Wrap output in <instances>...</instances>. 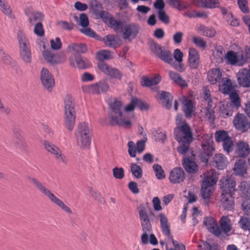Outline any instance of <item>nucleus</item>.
<instances>
[{"mask_svg": "<svg viewBox=\"0 0 250 250\" xmlns=\"http://www.w3.org/2000/svg\"><path fill=\"white\" fill-rule=\"evenodd\" d=\"M92 136V130L88 124L85 122L80 124L76 134L78 145L83 149L88 148L90 146Z\"/></svg>", "mask_w": 250, "mask_h": 250, "instance_id": "39448f33", "label": "nucleus"}, {"mask_svg": "<svg viewBox=\"0 0 250 250\" xmlns=\"http://www.w3.org/2000/svg\"><path fill=\"white\" fill-rule=\"evenodd\" d=\"M182 165L185 170L189 174H194L198 170V165L192 158L189 157L184 158Z\"/></svg>", "mask_w": 250, "mask_h": 250, "instance_id": "4be33fe9", "label": "nucleus"}, {"mask_svg": "<svg viewBox=\"0 0 250 250\" xmlns=\"http://www.w3.org/2000/svg\"><path fill=\"white\" fill-rule=\"evenodd\" d=\"M196 30L201 35L209 38L214 37L216 34V31L213 27H207L202 24L197 26Z\"/></svg>", "mask_w": 250, "mask_h": 250, "instance_id": "c756f323", "label": "nucleus"}, {"mask_svg": "<svg viewBox=\"0 0 250 250\" xmlns=\"http://www.w3.org/2000/svg\"><path fill=\"white\" fill-rule=\"evenodd\" d=\"M233 194L222 193L221 202L224 210H231L234 208V202Z\"/></svg>", "mask_w": 250, "mask_h": 250, "instance_id": "5701e85b", "label": "nucleus"}, {"mask_svg": "<svg viewBox=\"0 0 250 250\" xmlns=\"http://www.w3.org/2000/svg\"><path fill=\"white\" fill-rule=\"evenodd\" d=\"M239 84L244 87H250V73L247 68L240 69L236 74Z\"/></svg>", "mask_w": 250, "mask_h": 250, "instance_id": "6ab92c4d", "label": "nucleus"}, {"mask_svg": "<svg viewBox=\"0 0 250 250\" xmlns=\"http://www.w3.org/2000/svg\"><path fill=\"white\" fill-rule=\"evenodd\" d=\"M202 149H206L208 150H213L212 147V144L213 143L212 137L208 134H204L202 137Z\"/></svg>", "mask_w": 250, "mask_h": 250, "instance_id": "79ce46f5", "label": "nucleus"}, {"mask_svg": "<svg viewBox=\"0 0 250 250\" xmlns=\"http://www.w3.org/2000/svg\"><path fill=\"white\" fill-rule=\"evenodd\" d=\"M158 95L163 106L167 109H170L171 107L173 96L169 92L164 91H160Z\"/></svg>", "mask_w": 250, "mask_h": 250, "instance_id": "393cba45", "label": "nucleus"}, {"mask_svg": "<svg viewBox=\"0 0 250 250\" xmlns=\"http://www.w3.org/2000/svg\"><path fill=\"white\" fill-rule=\"evenodd\" d=\"M14 137L16 139L15 143L18 147H24L25 146V142L22 136L20 131L18 129H15L13 130Z\"/></svg>", "mask_w": 250, "mask_h": 250, "instance_id": "37998d69", "label": "nucleus"}, {"mask_svg": "<svg viewBox=\"0 0 250 250\" xmlns=\"http://www.w3.org/2000/svg\"><path fill=\"white\" fill-rule=\"evenodd\" d=\"M88 88V91L91 93L100 94L107 91L109 86L105 80H102L89 85Z\"/></svg>", "mask_w": 250, "mask_h": 250, "instance_id": "a211bd4d", "label": "nucleus"}, {"mask_svg": "<svg viewBox=\"0 0 250 250\" xmlns=\"http://www.w3.org/2000/svg\"><path fill=\"white\" fill-rule=\"evenodd\" d=\"M233 169L236 175L243 176L247 172V166L245 162L239 160L235 163Z\"/></svg>", "mask_w": 250, "mask_h": 250, "instance_id": "c9c22d12", "label": "nucleus"}, {"mask_svg": "<svg viewBox=\"0 0 250 250\" xmlns=\"http://www.w3.org/2000/svg\"><path fill=\"white\" fill-rule=\"evenodd\" d=\"M250 152V148L248 143L240 141L237 144L235 153L239 157L244 158Z\"/></svg>", "mask_w": 250, "mask_h": 250, "instance_id": "a878e982", "label": "nucleus"}, {"mask_svg": "<svg viewBox=\"0 0 250 250\" xmlns=\"http://www.w3.org/2000/svg\"><path fill=\"white\" fill-rule=\"evenodd\" d=\"M128 152L131 157H135L136 155V146L133 141H129L127 143Z\"/></svg>", "mask_w": 250, "mask_h": 250, "instance_id": "0e129e2a", "label": "nucleus"}, {"mask_svg": "<svg viewBox=\"0 0 250 250\" xmlns=\"http://www.w3.org/2000/svg\"><path fill=\"white\" fill-rule=\"evenodd\" d=\"M96 57L100 62H104V60H109L112 58L111 52L106 50H102L97 52Z\"/></svg>", "mask_w": 250, "mask_h": 250, "instance_id": "c03bdc74", "label": "nucleus"}, {"mask_svg": "<svg viewBox=\"0 0 250 250\" xmlns=\"http://www.w3.org/2000/svg\"><path fill=\"white\" fill-rule=\"evenodd\" d=\"M229 95L231 101L230 105L238 109L241 106V100L238 94L236 92H234Z\"/></svg>", "mask_w": 250, "mask_h": 250, "instance_id": "49530a36", "label": "nucleus"}, {"mask_svg": "<svg viewBox=\"0 0 250 250\" xmlns=\"http://www.w3.org/2000/svg\"><path fill=\"white\" fill-rule=\"evenodd\" d=\"M153 133L156 141L163 143L166 139V135L160 129H158Z\"/></svg>", "mask_w": 250, "mask_h": 250, "instance_id": "bf43d9fd", "label": "nucleus"}, {"mask_svg": "<svg viewBox=\"0 0 250 250\" xmlns=\"http://www.w3.org/2000/svg\"><path fill=\"white\" fill-rule=\"evenodd\" d=\"M152 168L158 179L162 180L165 178V171L160 165L155 164L153 165Z\"/></svg>", "mask_w": 250, "mask_h": 250, "instance_id": "3c124183", "label": "nucleus"}, {"mask_svg": "<svg viewBox=\"0 0 250 250\" xmlns=\"http://www.w3.org/2000/svg\"><path fill=\"white\" fill-rule=\"evenodd\" d=\"M161 81L160 75H157L152 79H149L143 76L141 79V84L142 86L150 88L152 86L158 84Z\"/></svg>", "mask_w": 250, "mask_h": 250, "instance_id": "bb28decb", "label": "nucleus"}, {"mask_svg": "<svg viewBox=\"0 0 250 250\" xmlns=\"http://www.w3.org/2000/svg\"><path fill=\"white\" fill-rule=\"evenodd\" d=\"M150 47L151 51L157 57L160 55L163 50V47L154 42H151Z\"/></svg>", "mask_w": 250, "mask_h": 250, "instance_id": "052dcab7", "label": "nucleus"}, {"mask_svg": "<svg viewBox=\"0 0 250 250\" xmlns=\"http://www.w3.org/2000/svg\"><path fill=\"white\" fill-rule=\"evenodd\" d=\"M168 75L170 79L176 83L178 84L181 87H187L188 84L185 80H184L180 75L177 72L169 71L168 72Z\"/></svg>", "mask_w": 250, "mask_h": 250, "instance_id": "72a5a7b5", "label": "nucleus"}, {"mask_svg": "<svg viewBox=\"0 0 250 250\" xmlns=\"http://www.w3.org/2000/svg\"><path fill=\"white\" fill-rule=\"evenodd\" d=\"M20 55L21 59L25 62L29 63L31 61V53L30 46L19 48Z\"/></svg>", "mask_w": 250, "mask_h": 250, "instance_id": "f704fd0d", "label": "nucleus"}, {"mask_svg": "<svg viewBox=\"0 0 250 250\" xmlns=\"http://www.w3.org/2000/svg\"><path fill=\"white\" fill-rule=\"evenodd\" d=\"M131 171L133 176L136 178H141L143 175L141 167L136 164H132L130 167Z\"/></svg>", "mask_w": 250, "mask_h": 250, "instance_id": "5fc2aeb1", "label": "nucleus"}, {"mask_svg": "<svg viewBox=\"0 0 250 250\" xmlns=\"http://www.w3.org/2000/svg\"><path fill=\"white\" fill-rule=\"evenodd\" d=\"M183 110L187 118H190L194 114V107L190 100L185 99L183 102Z\"/></svg>", "mask_w": 250, "mask_h": 250, "instance_id": "7c9ffc66", "label": "nucleus"}, {"mask_svg": "<svg viewBox=\"0 0 250 250\" xmlns=\"http://www.w3.org/2000/svg\"><path fill=\"white\" fill-rule=\"evenodd\" d=\"M69 47L79 53H84L87 51V47L84 43H72Z\"/></svg>", "mask_w": 250, "mask_h": 250, "instance_id": "8fccbe9b", "label": "nucleus"}, {"mask_svg": "<svg viewBox=\"0 0 250 250\" xmlns=\"http://www.w3.org/2000/svg\"><path fill=\"white\" fill-rule=\"evenodd\" d=\"M219 224L221 233L222 232L228 235V233L232 229L231 223L229 218L228 216H222L219 221Z\"/></svg>", "mask_w": 250, "mask_h": 250, "instance_id": "c85d7f7f", "label": "nucleus"}, {"mask_svg": "<svg viewBox=\"0 0 250 250\" xmlns=\"http://www.w3.org/2000/svg\"><path fill=\"white\" fill-rule=\"evenodd\" d=\"M0 9L10 18H13L12 10L5 0H0Z\"/></svg>", "mask_w": 250, "mask_h": 250, "instance_id": "de8ad7c7", "label": "nucleus"}, {"mask_svg": "<svg viewBox=\"0 0 250 250\" xmlns=\"http://www.w3.org/2000/svg\"><path fill=\"white\" fill-rule=\"evenodd\" d=\"M237 3L241 12L245 14L249 12L247 0H237Z\"/></svg>", "mask_w": 250, "mask_h": 250, "instance_id": "e2e57ef3", "label": "nucleus"}, {"mask_svg": "<svg viewBox=\"0 0 250 250\" xmlns=\"http://www.w3.org/2000/svg\"><path fill=\"white\" fill-rule=\"evenodd\" d=\"M188 62L191 69H196L199 67L200 62V55L195 48L189 49Z\"/></svg>", "mask_w": 250, "mask_h": 250, "instance_id": "dca6fc26", "label": "nucleus"}, {"mask_svg": "<svg viewBox=\"0 0 250 250\" xmlns=\"http://www.w3.org/2000/svg\"><path fill=\"white\" fill-rule=\"evenodd\" d=\"M202 149L203 152L201 153L200 155V160L202 162L206 164L208 163L209 157L212 155L213 150Z\"/></svg>", "mask_w": 250, "mask_h": 250, "instance_id": "13d9d810", "label": "nucleus"}, {"mask_svg": "<svg viewBox=\"0 0 250 250\" xmlns=\"http://www.w3.org/2000/svg\"><path fill=\"white\" fill-rule=\"evenodd\" d=\"M98 68L107 76L120 80L122 74L119 69L109 66L104 62H99L98 63Z\"/></svg>", "mask_w": 250, "mask_h": 250, "instance_id": "f8f14e48", "label": "nucleus"}, {"mask_svg": "<svg viewBox=\"0 0 250 250\" xmlns=\"http://www.w3.org/2000/svg\"><path fill=\"white\" fill-rule=\"evenodd\" d=\"M225 51L223 47L219 46L216 47V53L214 54V58L218 63H222L223 62L225 56Z\"/></svg>", "mask_w": 250, "mask_h": 250, "instance_id": "a18cd8bd", "label": "nucleus"}, {"mask_svg": "<svg viewBox=\"0 0 250 250\" xmlns=\"http://www.w3.org/2000/svg\"><path fill=\"white\" fill-rule=\"evenodd\" d=\"M24 12L31 25H34L38 22H41L44 19V16L42 13L34 11L31 7L25 8Z\"/></svg>", "mask_w": 250, "mask_h": 250, "instance_id": "2eb2a0df", "label": "nucleus"}, {"mask_svg": "<svg viewBox=\"0 0 250 250\" xmlns=\"http://www.w3.org/2000/svg\"><path fill=\"white\" fill-rule=\"evenodd\" d=\"M176 124L177 127L174 132L175 139L180 144L177 151L181 154H185L193 141L192 133L189 125L179 116L176 117Z\"/></svg>", "mask_w": 250, "mask_h": 250, "instance_id": "f03ea898", "label": "nucleus"}, {"mask_svg": "<svg viewBox=\"0 0 250 250\" xmlns=\"http://www.w3.org/2000/svg\"><path fill=\"white\" fill-rule=\"evenodd\" d=\"M41 81L44 87L48 91H51L55 85V80L46 68L42 67L41 72Z\"/></svg>", "mask_w": 250, "mask_h": 250, "instance_id": "ddd939ff", "label": "nucleus"}, {"mask_svg": "<svg viewBox=\"0 0 250 250\" xmlns=\"http://www.w3.org/2000/svg\"><path fill=\"white\" fill-rule=\"evenodd\" d=\"M105 44L108 47L116 48L121 44L120 40L118 37L113 35H107L105 37Z\"/></svg>", "mask_w": 250, "mask_h": 250, "instance_id": "473e14b6", "label": "nucleus"}, {"mask_svg": "<svg viewBox=\"0 0 250 250\" xmlns=\"http://www.w3.org/2000/svg\"><path fill=\"white\" fill-rule=\"evenodd\" d=\"M238 188L242 196L244 197H250V183L242 181L238 186Z\"/></svg>", "mask_w": 250, "mask_h": 250, "instance_id": "58836bf2", "label": "nucleus"}, {"mask_svg": "<svg viewBox=\"0 0 250 250\" xmlns=\"http://www.w3.org/2000/svg\"><path fill=\"white\" fill-rule=\"evenodd\" d=\"M238 224L244 231H250V217L246 216L241 217Z\"/></svg>", "mask_w": 250, "mask_h": 250, "instance_id": "09e8293b", "label": "nucleus"}, {"mask_svg": "<svg viewBox=\"0 0 250 250\" xmlns=\"http://www.w3.org/2000/svg\"><path fill=\"white\" fill-rule=\"evenodd\" d=\"M33 184L37 189L44 196L47 197L52 203L58 206L65 212L72 213L71 209L63 202L62 200L57 197L48 188L37 179L32 178L30 179Z\"/></svg>", "mask_w": 250, "mask_h": 250, "instance_id": "0eeeda50", "label": "nucleus"}, {"mask_svg": "<svg viewBox=\"0 0 250 250\" xmlns=\"http://www.w3.org/2000/svg\"><path fill=\"white\" fill-rule=\"evenodd\" d=\"M43 55L45 60L48 62L56 64L59 63V61L57 59V56L52 54L50 49H47L43 51Z\"/></svg>", "mask_w": 250, "mask_h": 250, "instance_id": "a19ab883", "label": "nucleus"}, {"mask_svg": "<svg viewBox=\"0 0 250 250\" xmlns=\"http://www.w3.org/2000/svg\"><path fill=\"white\" fill-rule=\"evenodd\" d=\"M215 140L217 142H223L230 138L228 132L225 130H219L215 134Z\"/></svg>", "mask_w": 250, "mask_h": 250, "instance_id": "864d4df0", "label": "nucleus"}, {"mask_svg": "<svg viewBox=\"0 0 250 250\" xmlns=\"http://www.w3.org/2000/svg\"><path fill=\"white\" fill-rule=\"evenodd\" d=\"M110 111L108 113L109 124L111 125H118L125 128H129L131 122L123 117V104L121 101H114L110 105Z\"/></svg>", "mask_w": 250, "mask_h": 250, "instance_id": "7ed1b4c3", "label": "nucleus"}, {"mask_svg": "<svg viewBox=\"0 0 250 250\" xmlns=\"http://www.w3.org/2000/svg\"><path fill=\"white\" fill-rule=\"evenodd\" d=\"M228 164L227 157L221 153L215 154L213 157V165L218 169L225 168Z\"/></svg>", "mask_w": 250, "mask_h": 250, "instance_id": "b1692460", "label": "nucleus"}, {"mask_svg": "<svg viewBox=\"0 0 250 250\" xmlns=\"http://www.w3.org/2000/svg\"><path fill=\"white\" fill-rule=\"evenodd\" d=\"M138 213L142 229H152L150 216L154 215L153 212L149 211L148 208H146L144 205H141L138 208Z\"/></svg>", "mask_w": 250, "mask_h": 250, "instance_id": "1a4fd4ad", "label": "nucleus"}, {"mask_svg": "<svg viewBox=\"0 0 250 250\" xmlns=\"http://www.w3.org/2000/svg\"><path fill=\"white\" fill-rule=\"evenodd\" d=\"M222 77V72L219 68H213L208 75V81L211 84H215L221 81Z\"/></svg>", "mask_w": 250, "mask_h": 250, "instance_id": "cd10ccee", "label": "nucleus"}, {"mask_svg": "<svg viewBox=\"0 0 250 250\" xmlns=\"http://www.w3.org/2000/svg\"><path fill=\"white\" fill-rule=\"evenodd\" d=\"M233 124L235 129L245 132L250 127V119L242 113H237L233 120Z\"/></svg>", "mask_w": 250, "mask_h": 250, "instance_id": "9d476101", "label": "nucleus"}, {"mask_svg": "<svg viewBox=\"0 0 250 250\" xmlns=\"http://www.w3.org/2000/svg\"><path fill=\"white\" fill-rule=\"evenodd\" d=\"M192 42L195 45L202 49H205L207 47V42L204 39L200 37L194 36L192 37Z\"/></svg>", "mask_w": 250, "mask_h": 250, "instance_id": "4d7b16f0", "label": "nucleus"}, {"mask_svg": "<svg viewBox=\"0 0 250 250\" xmlns=\"http://www.w3.org/2000/svg\"><path fill=\"white\" fill-rule=\"evenodd\" d=\"M64 121L65 127L72 131L75 124L76 111L72 96L67 95L64 99Z\"/></svg>", "mask_w": 250, "mask_h": 250, "instance_id": "423d86ee", "label": "nucleus"}, {"mask_svg": "<svg viewBox=\"0 0 250 250\" xmlns=\"http://www.w3.org/2000/svg\"><path fill=\"white\" fill-rule=\"evenodd\" d=\"M104 14L103 11L100 13V16L104 22L115 32L121 34L124 40L134 39L139 33L141 27L138 23H127L125 21L116 20L111 16H106Z\"/></svg>", "mask_w": 250, "mask_h": 250, "instance_id": "f257e3e1", "label": "nucleus"}, {"mask_svg": "<svg viewBox=\"0 0 250 250\" xmlns=\"http://www.w3.org/2000/svg\"><path fill=\"white\" fill-rule=\"evenodd\" d=\"M204 178L201 185V193L203 198L208 202L211 194L214 189L218 178L213 170L208 171L204 173Z\"/></svg>", "mask_w": 250, "mask_h": 250, "instance_id": "20e7f679", "label": "nucleus"}, {"mask_svg": "<svg viewBox=\"0 0 250 250\" xmlns=\"http://www.w3.org/2000/svg\"><path fill=\"white\" fill-rule=\"evenodd\" d=\"M44 148L46 151L53 154L55 159L60 163L66 164L67 160L66 156L62 153V151L52 143L45 141L44 142Z\"/></svg>", "mask_w": 250, "mask_h": 250, "instance_id": "9b49d317", "label": "nucleus"}, {"mask_svg": "<svg viewBox=\"0 0 250 250\" xmlns=\"http://www.w3.org/2000/svg\"><path fill=\"white\" fill-rule=\"evenodd\" d=\"M163 62L169 63L173 60L171 53L169 51L163 49L162 52L158 56Z\"/></svg>", "mask_w": 250, "mask_h": 250, "instance_id": "603ef678", "label": "nucleus"}, {"mask_svg": "<svg viewBox=\"0 0 250 250\" xmlns=\"http://www.w3.org/2000/svg\"><path fill=\"white\" fill-rule=\"evenodd\" d=\"M17 39L19 42V48L30 46L29 40L22 31L21 30L18 31Z\"/></svg>", "mask_w": 250, "mask_h": 250, "instance_id": "e433bc0d", "label": "nucleus"}, {"mask_svg": "<svg viewBox=\"0 0 250 250\" xmlns=\"http://www.w3.org/2000/svg\"><path fill=\"white\" fill-rule=\"evenodd\" d=\"M169 5L179 11L188 9L190 8V5L186 1L181 0H168Z\"/></svg>", "mask_w": 250, "mask_h": 250, "instance_id": "2f4dec72", "label": "nucleus"}, {"mask_svg": "<svg viewBox=\"0 0 250 250\" xmlns=\"http://www.w3.org/2000/svg\"><path fill=\"white\" fill-rule=\"evenodd\" d=\"M157 13L158 19L161 21L165 24H168L169 22V17L164 10L158 11Z\"/></svg>", "mask_w": 250, "mask_h": 250, "instance_id": "69168bd1", "label": "nucleus"}, {"mask_svg": "<svg viewBox=\"0 0 250 250\" xmlns=\"http://www.w3.org/2000/svg\"><path fill=\"white\" fill-rule=\"evenodd\" d=\"M74 65L79 69H84L90 67L91 64L89 61L84 57H77L75 60Z\"/></svg>", "mask_w": 250, "mask_h": 250, "instance_id": "4c0bfd02", "label": "nucleus"}, {"mask_svg": "<svg viewBox=\"0 0 250 250\" xmlns=\"http://www.w3.org/2000/svg\"><path fill=\"white\" fill-rule=\"evenodd\" d=\"M113 175L114 178L117 179H121L125 176L124 170L122 167H115L112 170Z\"/></svg>", "mask_w": 250, "mask_h": 250, "instance_id": "680f3d73", "label": "nucleus"}, {"mask_svg": "<svg viewBox=\"0 0 250 250\" xmlns=\"http://www.w3.org/2000/svg\"><path fill=\"white\" fill-rule=\"evenodd\" d=\"M185 179V173L181 167H176L173 168L169 174V180L172 184H179Z\"/></svg>", "mask_w": 250, "mask_h": 250, "instance_id": "aec40b11", "label": "nucleus"}, {"mask_svg": "<svg viewBox=\"0 0 250 250\" xmlns=\"http://www.w3.org/2000/svg\"><path fill=\"white\" fill-rule=\"evenodd\" d=\"M160 222V227L163 234L168 236L170 239L175 250H186L185 246L182 243L175 241L170 235V225L168 219L164 213H160L159 215Z\"/></svg>", "mask_w": 250, "mask_h": 250, "instance_id": "6e6552de", "label": "nucleus"}, {"mask_svg": "<svg viewBox=\"0 0 250 250\" xmlns=\"http://www.w3.org/2000/svg\"><path fill=\"white\" fill-rule=\"evenodd\" d=\"M204 224L208 231L216 237L221 235V229L218 226L216 221L211 217H207L204 218Z\"/></svg>", "mask_w": 250, "mask_h": 250, "instance_id": "f3484780", "label": "nucleus"}, {"mask_svg": "<svg viewBox=\"0 0 250 250\" xmlns=\"http://www.w3.org/2000/svg\"><path fill=\"white\" fill-rule=\"evenodd\" d=\"M241 208L245 215L250 216V199L247 198L243 200Z\"/></svg>", "mask_w": 250, "mask_h": 250, "instance_id": "6e6d98bb", "label": "nucleus"}, {"mask_svg": "<svg viewBox=\"0 0 250 250\" xmlns=\"http://www.w3.org/2000/svg\"><path fill=\"white\" fill-rule=\"evenodd\" d=\"M235 181L233 178L226 176L222 178L220 181V188L222 193L233 194L235 191Z\"/></svg>", "mask_w": 250, "mask_h": 250, "instance_id": "4468645a", "label": "nucleus"}, {"mask_svg": "<svg viewBox=\"0 0 250 250\" xmlns=\"http://www.w3.org/2000/svg\"><path fill=\"white\" fill-rule=\"evenodd\" d=\"M219 90L225 94L234 92V87L231 80L228 78H223L218 85Z\"/></svg>", "mask_w": 250, "mask_h": 250, "instance_id": "412c9836", "label": "nucleus"}, {"mask_svg": "<svg viewBox=\"0 0 250 250\" xmlns=\"http://www.w3.org/2000/svg\"><path fill=\"white\" fill-rule=\"evenodd\" d=\"M35 25L34 29V33L38 36L41 37L44 35V32L41 22H38Z\"/></svg>", "mask_w": 250, "mask_h": 250, "instance_id": "774afa93", "label": "nucleus"}, {"mask_svg": "<svg viewBox=\"0 0 250 250\" xmlns=\"http://www.w3.org/2000/svg\"><path fill=\"white\" fill-rule=\"evenodd\" d=\"M225 59L228 64L236 65L239 62V58L236 53L232 51H229L225 55Z\"/></svg>", "mask_w": 250, "mask_h": 250, "instance_id": "ea45409f", "label": "nucleus"}, {"mask_svg": "<svg viewBox=\"0 0 250 250\" xmlns=\"http://www.w3.org/2000/svg\"><path fill=\"white\" fill-rule=\"evenodd\" d=\"M222 145L224 151L227 153H229L232 150L233 143L231 141V138L230 137L228 140L222 142Z\"/></svg>", "mask_w": 250, "mask_h": 250, "instance_id": "338daca9", "label": "nucleus"}]
</instances>
